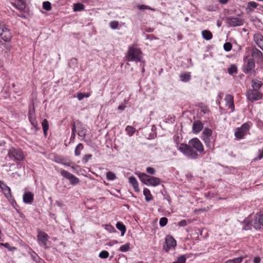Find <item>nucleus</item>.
<instances>
[{"label": "nucleus", "mask_w": 263, "mask_h": 263, "mask_svg": "<svg viewBox=\"0 0 263 263\" xmlns=\"http://www.w3.org/2000/svg\"><path fill=\"white\" fill-rule=\"evenodd\" d=\"M143 53L136 44L129 46L126 53L125 58L128 61H142Z\"/></svg>", "instance_id": "f257e3e1"}, {"label": "nucleus", "mask_w": 263, "mask_h": 263, "mask_svg": "<svg viewBox=\"0 0 263 263\" xmlns=\"http://www.w3.org/2000/svg\"><path fill=\"white\" fill-rule=\"evenodd\" d=\"M201 138L205 146L209 149L212 150L214 149L216 135H213V131L210 128H205L201 134Z\"/></svg>", "instance_id": "f03ea898"}, {"label": "nucleus", "mask_w": 263, "mask_h": 263, "mask_svg": "<svg viewBox=\"0 0 263 263\" xmlns=\"http://www.w3.org/2000/svg\"><path fill=\"white\" fill-rule=\"evenodd\" d=\"M136 174L138 176L140 181L147 185L156 186L160 184V179L159 178L139 172H136Z\"/></svg>", "instance_id": "7ed1b4c3"}, {"label": "nucleus", "mask_w": 263, "mask_h": 263, "mask_svg": "<svg viewBox=\"0 0 263 263\" xmlns=\"http://www.w3.org/2000/svg\"><path fill=\"white\" fill-rule=\"evenodd\" d=\"M37 241L39 246L46 250L48 249L49 248L48 243H50L49 241V236L40 229H37Z\"/></svg>", "instance_id": "20e7f679"}, {"label": "nucleus", "mask_w": 263, "mask_h": 263, "mask_svg": "<svg viewBox=\"0 0 263 263\" xmlns=\"http://www.w3.org/2000/svg\"><path fill=\"white\" fill-rule=\"evenodd\" d=\"M253 124L251 122H247L241 125L240 127L236 129L235 136L237 139L240 140L248 134Z\"/></svg>", "instance_id": "39448f33"}, {"label": "nucleus", "mask_w": 263, "mask_h": 263, "mask_svg": "<svg viewBox=\"0 0 263 263\" xmlns=\"http://www.w3.org/2000/svg\"><path fill=\"white\" fill-rule=\"evenodd\" d=\"M243 64L242 67V71L246 74L251 73L254 70L255 67V61L249 58L248 55L243 57Z\"/></svg>", "instance_id": "423d86ee"}, {"label": "nucleus", "mask_w": 263, "mask_h": 263, "mask_svg": "<svg viewBox=\"0 0 263 263\" xmlns=\"http://www.w3.org/2000/svg\"><path fill=\"white\" fill-rule=\"evenodd\" d=\"M0 37L6 42H10L12 37L10 29L6 25L4 21L0 22Z\"/></svg>", "instance_id": "0eeeda50"}, {"label": "nucleus", "mask_w": 263, "mask_h": 263, "mask_svg": "<svg viewBox=\"0 0 263 263\" xmlns=\"http://www.w3.org/2000/svg\"><path fill=\"white\" fill-rule=\"evenodd\" d=\"M7 156L10 159L18 161H23L25 158L24 155L21 149L13 147L9 149Z\"/></svg>", "instance_id": "6e6552de"}, {"label": "nucleus", "mask_w": 263, "mask_h": 263, "mask_svg": "<svg viewBox=\"0 0 263 263\" xmlns=\"http://www.w3.org/2000/svg\"><path fill=\"white\" fill-rule=\"evenodd\" d=\"M176 245V241L173 237L171 235H167L165 239L163 249L166 252H168L170 250L174 249Z\"/></svg>", "instance_id": "1a4fd4ad"}, {"label": "nucleus", "mask_w": 263, "mask_h": 263, "mask_svg": "<svg viewBox=\"0 0 263 263\" xmlns=\"http://www.w3.org/2000/svg\"><path fill=\"white\" fill-rule=\"evenodd\" d=\"M182 152L191 159H197L199 157L196 151H194L189 145L182 143Z\"/></svg>", "instance_id": "9d476101"}, {"label": "nucleus", "mask_w": 263, "mask_h": 263, "mask_svg": "<svg viewBox=\"0 0 263 263\" xmlns=\"http://www.w3.org/2000/svg\"><path fill=\"white\" fill-rule=\"evenodd\" d=\"M246 96L248 99L251 102L259 100L262 97V93L259 90L252 89L247 90Z\"/></svg>", "instance_id": "9b49d317"}, {"label": "nucleus", "mask_w": 263, "mask_h": 263, "mask_svg": "<svg viewBox=\"0 0 263 263\" xmlns=\"http://www.w3.org/2000/svg\"><path fill=\"white\" fill-rule=\"evenodd\" d=\"M188 145L195 149L196 151L204 154L203 145L198 138H195L190 140Z\"/></svg>", "instance_id": "f8f14e48"}, {"label": "nucleus", "mask_w": 263, "mask_h": 263, "mask_svg": "<svg viewBox=\"0 0 263 263\" xmlns=\"http://www.w3.org/2000/svg\"><path fill=\"white\" fill-rule=\"evenodd\" d=\"M61 175L64 178L69 180L72 185H76L79 183L80 179L73 174L70 173L67 171L62 170L61 171Z\"/></svg>", "instance_id": "ddd939ff"}, {"label": "nucleus", "mask_w": 263, "mask_h": 263, "mask_svg": "<svg viewBox=\"0 0 263 263\" xmlns=\"http://www.w3.org/2000/svg\"><path fill=\"white\" fill-rule=\"evenodd\" d=\"M226 22L231 27L240 26L243 24V20L237 17H227L226 18Z\"/></svg>", "instance_id": "4468645a"}, {"label": "nucleus", "mask_w": 263, "mask_h": 263, "mask_svg": "<svg viewBox=\"0 0 263 263\" xmlns=\"http://www.w3.org/2000/svg\"><path fill=\"white\" fill-rule=\"evenodd\" d=\"M251 225L256 230L260 229L261 226H263V213L256 215L255 219L251 221Z\"/></svg>", "instance_id": "2eb2a0df"}, {"label": "nucleus", "mask_w": 263, "mask_h": 263, "mask_svg": "<svg viewBox=\"0 0 263 263\" xmlns=\"http://www.w3.org/2000/svg\"><path fill=\"white\" fill-rule=\"evenodd\" d=\"M226 105L229 109H231V112L235 110V105L234 104V97L231 95H227L224 98Z\"/></svg>", "instance_id": "dca6fc26"}, {"label": "nucleus", "mask_w": 263, "mask_h": 263, "mask_svg": "<svg viewBox=\"0 0 263 263\" xmlns=\"http://www.w3.org/2000/svg\"><path fill=\"white\" fill-rule=\"evenodd\" d=\"M203 128V124L200 120H195L193 124L192 131L194 134H198Z\"/></svg>", "instance_id": "f3484780"}, {"label": "nucleus", "mask_w": 263, "mask_h": 263, "mask_svg": "<svg viewBox=\"0 0 263 263\" xmlns=\"http://www.w3.org/2000/svg\"><path fill=\"white\" fill-rule=\"evenodd\" d=\"M251 55L252 59H256L257 61H261L263 59L262 53L256 47H253L251 51Z\"/></svg>", "instance_id": "a211bd4d"}, {"label": "nucleus", "mask_w": 263, "mask_h": 263, "mask_svg": "<svg viewBox=\"0 0 263 263\" xmlns=\"http://www.w3.org/2000/svg\"><path fill=\"white\" fill-rule=\"evenodd\" d=\"M34 195L31 192H25L23 199L25 203L31 204L33 201Z\"/></svg>", "instance_id": "6ab92c4d"}, {"label": "nucleus", "mask_w": 263, "mask_h": 263, "mask_svg": "<svg viewBox=\"0 0 263 263\" xmlns=\"http://www.w3.org/2000/svg\"><path fill=\"white\" fill-rule=\"evenodd\" d=\"M0 188L7 197H8L9 196H11L10 188L3 181L0 180Z\"/></svg>", "instance_id": "aec40b11"}, {"label": "nucleus", "mask_w": 263, "mask_h": 263, "mask_svg": "<svg viewBox=\"0 0 263 263\" xmlns=\"http://www.w3.org/2000/svg\"><path fill=\"white\" fill-rule=\"evenodd\" d=\"M254 41L263 50V36L259 33L255 34L254 35Z\"/></svg>", "instance_id": "412c9836"}, {"label": "nucleus", "mask_w": 263, "mask_h": 263, "mask_svg": "<svg viewBox=\"0 0 263 263\" xmlns=\"http://www.w3.org/2000/svg\"><path fill=\"white\" fill-rule=\"evenodd\" d=\"M129 182L133 186L134 191L136 192H139L140 189L139 187V184L136 179V178L134 176H131L128 178Z\"/></svg>", "instance_id": "4be33fe9"}, {"label": "nucleus", "mask_w": 263, "mask_h": 263, "mask_svg": "<svg viewBox=\"0 0 263 263\" xmlns=\"http://www.w3.org/2000/svg\"><path fill=\"white\" fill-rule=\"evenodd\" d=\"M28 119L36 118L35 109L34 106V102H32L31 104L29 106V109L28 113Z\"/></svg>", "instance_id": "5701e85b"}, {"label": "nucleus", "mask_w": 263, "mask_h": 263, "mask_svg": "<svg viewBox=\"0 0 263 263\" xmlns=\"http://www.w3.org/2000/svg\"><path fill=\"white\" fill-rule=\"evenodd\" d=\"M262 85V82L257 79H253L251 81V87H252V89L258 90Z\"/></svg>", "instance_id": "b1692460"}, {"label": "nucleus", "mask_w": 263, "mask_h": 263, "mask_svg": "<svg viewBox=\"0 0 263 263\" xmlns=\"http://www.w3.org/2000/svg\"><path fill=\"white\" fill-rule=\"evenodd\" d=\"M14 6L20 10H24L26 8L25 0H13Z\"/></svg>", "instance_id": "393cba45"}, {"label": "nucleus", "mask_w": 263, "mask_h": 263, "mask_svg": "<svg viewBox=\"0 0 263 263\" xmlns=\"http://www.w3.org/2000/svg\"><path fill=\"white\" fill-rule=\"evenodd\" d=\"M258 4L255 2H249L248 3L247 7L246 8L247 13H251L254 11V9L258 6Z\"/></svg>", "instance_id": "a878e982"}, {"label": "nucleus", "mask_w": 263, "mask_h": 263, "mask_svg": "<svg viewBox=\"0 0 263 263\" xmlns=\"http://www.w3.org/2000/svg\"><path fill=\"white\" fill-rule=\"evenodd\" d=\"M42 126L43 128L44 136L46 137L47 131L49 129V122L46 119H44L42 122Z\"/></svg>", "instance_id": "bb28decb"}, {"label": "nucleus", "mask_w": 263, "mask_h": 263, "mask_svg": "<svg viewBox=\"0 0 263 263\" xmlns=\"http://www.w3.org/2000/svg\"><path fill=\"white\" fill-rule=\"evenodd\" d=\"M143 194L145 196V199L147 202H149L153 199V196L149 190L147 188H144L143 190Z\"/></svg>", "instance_id": "cd10ccee"}, {"label": "nucleus", "mask_w": 263, "mask_h": 263, "mask_svg": "<svg viewBox=\"0 0 263 263\" xmlns=\"http://www.w3.org/2000/svg\"><path fill=\"white\" fill-rule=\"evenodd\" d=\"M201 34L203 39L206 40H210L212 39L213 34L212 32L208 30H204L201 32Z\"/></svg>", "instance_id": "c85d7f7f"}, {"label": "nucleus", "mask_w": 263, "mask_h": 263, "mask_svg": "<svg viewBox=\"0 0 263 263\" xmlns=\"http://www.w3.org/2000/svg\"><path fill=\"white\" fill-rule=\"evenodd\" d=\"M116 227L121 231V236H123L126 230L125 226L122 222L118 221L116 224Z\"/></svg>", "instance_id": "c756f323"}, {"label": "nucleus", "mask_w": 263, "mask_h": 263, "mask_svg": "<svg viewBox=\"0 0 263 263\" xmlns=\"http://www.w3.org/2000/svg\"><path fill=\"white\" fill-rule=\"evenodd\" d=\"M29 254H30L32 259L34 261H37L38 259H39L40 257L32 249L29 248V250L28 251Z\"/></svg>", "instance_id": "7c9ffc66"}, {"label": "nucleus", "mask_w": 263, "mask_h": 263, "mask_svg": "<svg viewBox=\"0 0 263 263\" xmlns=\"http://www.w3.org/2000/svg\"><path fill=\"white\" fill-rule=\"evenodd\" d=\"M78 135L83 138H85L86 135V129L81 125V126L78 128Z\"/></svg>", "instance_id": "2f4dec72"}, {"label": "nucleus", "mask_w": 263, "mask_h": 263, "mask_svg": "<svg viewBox=\"0 0 263 263\" xmlns=\"http://www.w3.org/2000/svg\"><path fill=\"white\" fill-rule=\"evenodd\" d=\"M84 5L80 3L74 4L73 5V11L75 12L80 11L84 9Z\"/></svg>", "instance_id": "473e14b6"}, {"label": "nucleus", "mask_w": 263, "mask_h": 263, "mask_svg": "<svg viewBox=\"0 0 263 263\" xmlns=\"http://www.w3.org/2000/svg\"><path fill=\"white\" fill-rule=\"evenodd\" d=\"M174 140L176 144V147L178 150L181 151L180 139L178 134L175 135L174 136Z\"/></svg>", "instance_id": "72a5a7b5"}, {"label": "nucleus", "mask_w": 263, "mask_h": 263, "mask_svg": "<svg viewBox=\"0 0 263 263\" xmlns=\"http://www.w3.org/2000/svg\"><path fill=\"white\" fill-rule=\"evenodd\" d=\"M29 120L35 132L38 131L40 129L38 126V123L36 118L32 119L31 120L29 119Z\"/></svg>", "instance_id": "f704fd0d"}, {"label": "nucleus", "mask_w": 263, "mask_h": 263, "mask_svg": "<svg viewBox=\"0 0 263 263\" xmlns=\"http://www.w3.org/2000/svg\"><path fill=\"white\" fill-rule=\"evenodd\" d=\"M243 259V257H239L233 259L228 260L224 263H241Z\"/></svg>", "instance_id": "c9c22d12"}, {"label": "nucleus", "mask_w": 263, "mask_h": 263, "mask_svg": "<svg viewBox=\"0 0 263 263\" xmlns=\"http://www.w3.org/2000/svg\"><path fill=\"white\" fill-rule=\"evenodd\" d=\"M84 148V146L82 143H79L76 147L74 151V154L77 156H79L81 155V150H82Z\"/></svg>", "instance_id": "e433bc0d"}, {"label": "nucleus", "mask_w": 263, "mask_h": 263, "mask_svg": "<svg viewBox=\"0 0 263 263\" xmlns=\"http://www.w3.org/2000/svg\"><path fill=\"white\" fill-rule=\"evenodd\" d=\"M125 130L129 136H132L135 134L136 129L135 127L128 125L126 127Z\"/></svg>", "instance_id": "4c0bfd02"}, {"label": "nucleus", "mask_w": 263, "mask_h": 263, "mask_svg": "<svg viewBox=\"0 0 263 263\" xmlns=\"http://www.w3.org/2000/svg\"><path fill=\"white\" fill-rule=\"evenodd\" d=\"M152 133H150L148 139H154L157 137L156 127L153 125L152 126Z\"/></svg>", "instance_id": "58836bf2"}, {"label": "nucleus", "mask_w": 263, "mask_h": 263, "mask_svg": "<svg viewBox=\"0 0 263 263\" xmlns=\"http://www.w3.org/2000/svg\"><path fill=\"white\" fill-rule=\"evenodd\" d=\"M130 249V243H126L124 245L121 246L119 250L121 252H125L129 251Z\"/></svg>", "instance_id": "ea45409f"}, {"label": "nucleus", "mask_w": 263, "mask_h": 263, "mask_svg": "<svg viewBox=\"0 0 263 263\" xmlns=\"http://www.w3.org/2000/svg\"><path fill=\"white\" fill-rule=\"evenodd\" d=\"M191 79V72H185L183 74H182V81L183 82H188Z\"/></svg>", "instance_id": "a19ab883"}, {"label": "nucleus", "mask_w": 263, "mask_h": 263, "mask_svg": "<svg viewBox=\"0 0 263 263\" xmlns=\"http://www.w3.org/2000/svg\"><path fill=\"white\" fill-rule=\"evenodd\" d=\"M4 246V247L6 248L10 251H13L17 250V248L16 247L10 246L9 243L8 242L0 243V246Z\"/></svg>", "instance_id": "79ce46f5"}, {"label": "nucleus", "mask_w": 263, "mask_h": 263, "mask_svg": "<svg viewBox=\"0 0 263 263\" xmlns=\"http://www.w3.org/2000/svg\"><path fill=\"white\" fill-rule=\"evenodd\" d=\"M228 72L230 74L232 75L234 73H237V68L235 65H232L228 69Z\"/></svg>", "instance_id": "37998d69"}, {"label": "nucleus", "mask_w": 263, "mask_h": 263, "mask_svg": "<svg viewBox=\"0 0 263 263\" xmlns=\"http://www.w3.org/2000/svg\"><path fill=\"white\" fill-rule=\"evenodd\" d=\"M106 178L108 180H114L116 179V176L114 173L108 172L106 173Z\"/></svg>", "instance_id": "c03bdc74"}, {"label": "nucleus", "mask_w": 263, "mask_h": 263, "mask_svg": "<svg viewBox=\"0 0 263 263\" xmlns=\"http://www.w3.org/2000/svg\"><path fill=\"white\" fill-rule=\"evenodd\" d=\"M108 256L109 253L106 250L102 251L99 254V257L102 259H106L108 258Z\"/></svg>", "instance_id": "a18cd8bd"}, {"label": "nucleus", "mask_w": 263, "mask_h": 263, "mask_svg": "<svg viewBox=\"0 0 263 263\" xmlns=\"http://www.w3.org/2000/svg\"><path fill=\"white\" fill-rule=\"evenodd\" d=\"M43 8L46 11H50L51 9V3L48 1L43 2Z\"/></svg>", "instance_id": "49530a36"}, {"label": "nucleus", "mask_w": 263, "mask_h": 263, "mask_svg": "<svg viewBox=\"0 0 263 263\" xmlns=\"http://www.w3.org/2000/svg\"><path fill=\"white\" fill-rule=\"evenodd\" d=\"M90 96L88 93L79 92L77 95V98L79 100H81L84 98H88Z\"/></svg>", "instance_id": "de8ad7c7"}, {"label": "nucleus", "mask_w": 263, "mask_h": 263, "mask_svg": "<svg viewBox=\"0 0 263 263\" xmlns=\"http://www.w3.org/2000/svg\"><path fill=\"white\" fill-rule=\"evenodd\" d=\"M0 43L1 44V45L4 46V48H5V49H4V50L5 51H4L5 53H7V52L10 51V50L11 49V45L6 44V43H4L1 41H0Z\"/></svg>", "instance_id": "09e8293b"}, {"label": "nucleus", "mask_w": 263, "mask_h": 263, "mask_svg": "<svg viewBox=\"0 0 263 263\" xmlns=\"http://www.w3.org/2000/svg\"><path fill=\"white\" fill-rule=\"evenodd\" d=\"M110 27L112 29H116L118 28L119 22L117 21H113L109 23Z\"/></svg>", "instance_id": "8fccbe9b"}, {"label": "nucleus", "mask_w": 263, "mask_h": 263, "mask_svg": "<svg viewBox=\"0 0 263 263\" xmlns=\"http://www.w3.org/2000/svg\"><path fill=\"white\" fill-rule=\"evenodd\" d=\"M232 48V45L230 42H226L223 45V48L226 51H230Z\"/></svg>", "instance_id": "3c124183"}, {"label": "nucleus", "mask_w": 263, "mask_h": 263, "mask_svg": "<svg viewBox=\"0 0 263 263\" xmlns=\"http://www.w3.org/2000/svg\"><path fill=\"white\" fill-rule=\"evenodd\" d=\"M168 220L166 217H163L160 218L159 224L161 227H164L166 225Z\"/></svg>", "instance_id": "603ef678"}, {"label": "nucleus", "mask_w": 263, "mask_h": 263, "mask_svg": "<svg viewBox=\"0 0 263 263\" xmlns=\"http://www.w3.org/2000/svg\"><path fill=\"white\" fill-rule=\"evenodd\" d=\"M137 7L139 10H146V9H148V10H154V9L151 8L148 6H146V5H138L137 6Z\"/></svg>", "instance_id": "864d4df0"}, {"label": "nucleus", "mask_w": 263, "mask_h": 263, "mask_svg": "<svg viewBox=\"0 0 263 263\" xmlns=\"http://www.w3.org/2000/svg\"><path fill=\"white\" fill-rule=\"evenodd\" d=\"M76 127L75 125V122H73L72 123V133H71V136L70 139L72 140V139H74L76 136Z\"/></svg>", "instance_id": "5fc2aeb1"}, {"label": "nucleus", "mask_w": 263, "mask_h": 263, "mask_svg": "<svg viewBox=\"0 0 263 263\" xmlns=\"http://www.w3.org/2000/svg\"><path fill=\"white\" fill-rule=\"evenodd\" d=\"M258 155L257 157L254 159V160L258 161V160H260L262 158H263V151H262V149H259L258 151Z\"/></svg>", "instance_id": "6e6d98bb"}, {"label": "nucleus", "mask_w": 263, "mask_h": 263, "mask_svg": "<svg viewBox=\"0 0 263 263\" xmlns=\"http://www.w3.org/2000/svg\"><path fill=\"white\" fill-rule=\"evenodd\" d=\"M200 107H201V111L203 112L204 114L208 113L210 111L208 107L206 105H203L202 104L201 106H200Z\"/></svg>", "instance_id": "4d7b16f0"}, {"label": "nucleus", "mask_w": 263, "mask_h": 263, "mask_svg": "<svg viewBox=\"0 0 263 263\" xmlns=\"http://www.w3.org/2000/svg\"><path fill=\"white\" fill-rule=\"evenodd\" d=\"M146 172L151 175H154L156 173V170L154 167H148L146 168Z\"/></svg>", "instance_id": "13d9d810"}, {"label": "nucleus", "mask_w": 263, "mask_h": 263, "mask_svg": "<svg viewBox=\"0 0 263 263\" xmlns=\"http://www.w3.org/2000/svg\"><path fill=\"white\" fill-rule=\"evenodd\" d=\"M91 157L92 155L91 154L85 155L82 159L83 162L84 163H86L88 161L89 159L91 158Z\"/></svg>", "instance_id": "bf43d9fd"}, {"label": "nucleus", "mask_w": 263, "mask_h": 263, "mask_svg": "<svg viewBox=\"0 0 263 263\" xmlns=\"http://www.w3.org/2000/svg\"><path fill=\"white\" fill-rule=\"evenodd\" d=\"M58 160L57 161V162L61 163L67 166H69V163H66L64 162L65 159L63 157H59L58 158Z\"/></svg>", "instance_id": "052dcab7"}, {"label": "nucleus", "mask_w": 263, "mask_h": 263, "mask_svg": "<svg viewBox=\"0 0 263 263\" xmlns=\"http://www.w3.org/2000/svg\"><path fill=\"white\" fill-rule=\"evenodd\" d=\"M146 39H148L149 40L158 39V38L157 37H156V36H155L154 34H146Z\"/></svg>", "instance_id": "680f3d73"}, {"label": "nucleus", "mask_w": 263, "mask_h": 263, "mask_svg": "<svg viewBox=\"0 0 263 263\" xmlns=\"http://www.w3.org/2000/svg\"><path fill=\"white\" fill-rule=\"evenodd\" d=\"M12 205L16 209V210L17 211L18 213H19V210L17 209V208L16 206H18L17 204V203L16 201L13 199L12 201L11 202Z\"/></svg>", "instance_id": "e2e57ef3"}, {"label": "nucleus", "mask_w": 263, "mask_h": 263, "mask_svg": "<svg viewBox=\"0 0 263 263\" xmlns=\"http://www.w3.org/2000/svg\"><path fill=\"white\" fill-rule=\"evenodd\" d=\"M185 176L189 181H191L193 178V175L190 173H187Z\"/></svg>", "instance_id": "0e129e2a"}, {"label": "nucleus", "mask_w": 263, "mask_h": 263, "mask_svg": "<svg viewBox=\"0 0 263 263\" xmlns=\"http://www.w3.org/2000/svg\"><path fill=\"white\" fill-rule=\"evenodd\" d=\"M261 259L259 257H256L253 259L254 263H259L260 262Z\"/></svg>", "instance_id": "69168bd1"}, {"label": "nucleus", "mask_w": 263, "mask_h": 263, "mask_svg": "<svg viewBox=\"0 0 263 263\" xmlns=\"http://www.w3.org/2000/svg\"><path fill=\"white\" fill-rule=\"evenodd\" d=\"M126 107V106L124 105H119L118 109L120 110H124Z\"/></svg>", "instance_id": "338daca9"}, {"label": "nucleus", "mask_w": 263, "mask_h": 263, "mask_svg": "<svg viewBox=\"0 0 263 263\" xmlns=\"http://www.w3.org/2000/svg\"><path fill=\"white\" fill-rule=\"evenodd\" d=\"M36 263H46L45 262V261L43 259H41L40 257L39 258V259H38L37 260V261H36Z\"/></svg>", "instance_id": "774afa93"}]
</instances>
